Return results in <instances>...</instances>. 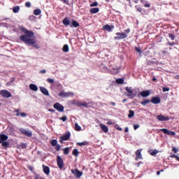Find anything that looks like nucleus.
I'll list each match as a JSON object with an SVG mask.
<instances>
[{
	"instance_id": "1",
	"label": "nucleus",
	"mask_w": 179,
	"mask_h": 179,
	"mask_svg": "<svg viewBox=\"0 0 179 179\" xmlns=\"http://www.w3.org/2000/svg\"><path fill=\"white\" fill-rule=\"evenodd\" d=\"M20 30L24 33V35L20 36V40L22 41V43H24V44H27V45L34 47L36 50H38L40 46L38 44H36L37 41L35 38H32V37L34 36V32L33 31H29L24 27H21Z\"/></svg>"
},
{
	"instance_id": "2",
	"label": "nucleus",
	"mask_w": 179,
	"mask_h": 179,
	"mask_svg": "<svg viewBox=\"0 0 179 179\" xmlns=\"http://www.w3.org/2000/svg\"><path fill=\"white\" fill-rule=\"evenodd\" d=\"M114 38L115 40H124V38H127L128 37V34L124 32H117L115 34Z\"/></svg>"
},
{
	"instance_id": "3",
	"label": "nucleus",
	"mask_w": 179,
	"mask_h": 179,
	"mask_svg": "<svg viewBox=\"0 0 179 179\" xmlns=\"http://www.w3.org/2000/svg\"><path fill=\"white\" fill-rule=\"evenodd\" d=\"M57 164L60 170H62V169H64L65 166L64 159H62V157H61L59 155L57 156Z\"/></svg>"
},
{
	"instance_id": "4",
	"label": "nucleus",
	"mask_w": 179,
	"mask_h": 179,
	"mask_svg": "<svg viewBox=\"0 0 179 179\" xmlns=\"http://www.w3.org/2000/svg\"><path fill=\"white\" fill-rule=\"evenodd\" d=\"M0 94L1 97H4L5 99H9V97H12V94L6 90H0Z\"/></svg>"
},
{
	"instance_id": "5",
	"label": "nucleus",
	"mask_w": 179,
	"mask_h": 179,
	"mask_svg": "<svg viewBox=\"0 0 179 179\" xmlns=\"http://www.w3.org/2000/svg\"><path fill=\"white\" fill-rule=\"evenodd\" d=\"M53 107L55 110L59 111V113H64V110H65V108L64 106H62L61 103L57 102L53 105Z\"/></svg>"
},
{
	"instance_id": "6",
	"label": "nucleus",
	"mask_w": 179,
	"mask_h": 179,
	"mask_svg": "<svg viewBox=\"0 0 179 179\" xmlns=\"http://www.w3.org/2000/svg\"><path fill=\"white\" fill-rule=\"evenodd\" d=\"M125 90L129 93L127 94V96L129 97V99H134L136 96V94L134 93L132 90L129 87H126Z\"/></svg>"
},
{
	"instance_id": "7",
	"label": "nucleus",
	"mask_w": 179,
	"mask_h": 179,
	"mask_svg": "<svg viewBox=\"0 0 179 179\" xmlns=\"http://www.w3.org/2000/svg\"><path fill=\"white\" fill-rule=\"evenodd\" d=\"M71 138V132L66 131L63 136H60V143H62L63 141H68Z\"/></svg>"
},
{
	"instance_id": "8",
	"label": "nucleus",
	"mask_w": 179,
	"mask_h": 179,
	"mask_svg": "<svg viewBox=\"0 0 179 179\" xmlns=\"http://www.w3.org/2000/svg\"><path fill=\"white\" fill-rule=\"evenodd\" d=\"M74 94H73V92H65L62 91L58 94V96L59 97H63V99H65V97H71V96H74Z\"/></svg>"
},
{
	"instance_id": "9",
	"label": "nucleus",
	"mask_w": 179,
	"mask_h": 179,
	"mask_svg": "<svg viewBox=\"0 0 179 179\" xmlns=\"http://www.w3.org/2000/svg\"><path fill=\"white\" fill-rule=\"evenodd\" d=\"M20 132H21L22 135H24L25 136H28V138H31V136H33V132L30 131H27L23 128L20 129Z\"/></svg>"
},
{
	"instance_id": "10",
	"label": "nucleus",
	"mask_w": 179,
	"mask_h": 179,
	"mask_svg": "<svg viewBox=\"0 0 179 179\" xmlns=\"http://www.w3.org/2000/svg\"><path fill=\"white\" fill-rule=\"evenodd\" d=\"M71 173L77 178H80L83 176V172L80 171L79 169H72Z\"/></svg>"
},
{
	"instance_id": "11",
	"label": "nucleus",
	"mask_w": 179,
	"mask_h": 179,
	"mask_svg": "<svg viewBox=\"0 0 179 179\" xmlns=\"http://www.w3.org/2000/svg\"><path fill=\"white\" fill-rule=\"evenodd\" d=\"M160 131H161V132H163L166 135H169V136H175V135H176V132H174L173 131H170L167 129H161Z\"/></svg>"
},
{
	"instance_id": "12",
	"label": "nucleus",
	"mask_w": 179,
	"mask_h": 179,
	"mask_svg": "<svg viewBox=\"0 0 179 179\" xmlns=\"http://www.w3.org/2000/svg\"><path fill=\"white\" fill-rule=\"evenodd\" d=\"M136 155V159L135 160H142L143 157H142V149L137 150L135 152Z\"/></svg>"
},
{
	"instance_id": "13",
	"label": "nucleus",
	"mask_w": 179,
	"mask_h": 179,
	"mask_svg": "<svg viewBox=\"0 0 179 179\" xmlns=\"http://www.w3.org/2000/svg\"><path fill=\"white\" fill-rule=\"evenodd\" d=\"M157 119L158 121H169L170 117L169 116H164L163 115H157Z\"/></svg>"
},
{
	"instance_id": "14",
	"label": "nucleus",
	"mask_w": 179,
	"mask_h": 179,
	"mask_svg": "<svg viewBox=\"0 0 179 179\" xmlns=\"http://www.w3.org/2000/svg\"><path fill=\"white\" fill-rule=\"evenodd\" d=\"M161 101L162 99L159 96H154L151 99V103H152V104H159Z\"/></svg>"
},
{
	"instance_id": "15",
	"label": "nucleus",
	"mask_w": 179,
	"mask_h": 179,
	"mask_svg": "<svg viewBox=\"0 0 179 179\" xmlns=\"http://www.w3.org/2000/svg\"><path fill=\"white\" fill-rule=\"evenodd\" d=\"M139 94L140 96H141V97H149V96H150V91L149 90L143 91V92H141Z\"/></svg>"
},
{
	"instance_id": "16",
	"label": "nucleus",
	"mask_w": 179,
	"mask_h": 179,
	"mask_svg": "<svg viewBox=\"0 0 179 179\" xmlns=\"http://www.w3.org/2000/svg\"><path fill=\"white\" fill-rule=\"evenodd\" d=\"M8 135L3 134H0V144L2 143V142H5L8 141Z\"/></svg>"
},
{
	"instance_id": "17",
	"label": "nucleus",
	"mask_w": 179,
	"mask_h": 179,
	"mask_svg": "<svg viewBox=\"0 0 179 179\" xmlns=\"http://www.w3.org/2000/svg\"><path fill=\"white\" fill-rule=\"evenodd\" d=\"M40 90L43 94L45 96H50V92H48V90L44 87H40Z\"/></svg>"
},
{
	"instance_id": "18",
	"label": "nucleus",
	"mask_w": 179,
	"mask_h": 179,
	"mask_svg": "<svg viewBox=\"0 0 179 179\" xmlns=\"http://www.w3.org/2000/svg\"><path fill=\"white\" fill-rule=\"evenodd\" d=\"M42 167H43V173L46 174V176H50V167L45 165H43Z\"/></svg>"
},
{
	"instance_id": "19",
	"label": "nucleus",
	"mask_w": 179,
	"mask_h": 179,
	"mask_svg": "<svg viewBox=\"0 0 179 179\" xmlns=\"http://www.w3.org/2000/svg\"><path fill=\"white\" fill-rule=\"evenodd\" d=\"M62 23L64 24V26H71V21L68 17L64 18Z\"/></svg>"
},
{
	"instance_id": "20",
	"label": "nucleus",
	"mask_w": 179,
	"mask_h": 179,
	"mask_svg": "<svg viewBox=\"0 0 179 179\" xmlns=\"http://www.w3.org/2000/svg\"><path fill=\"white\" fill-rule=\"evenodd\" d=\"M79 26H80L79 24V22H78L76 20H73V21L71 22V23L70 24V27H79Z\"/></svg>"
},
{
	"instance_id": "21",
	"label": "nucleus",
	"mask_w": 179,
	"mask_h": 179,
	"mask_svg": "<svg viewBox=\"0 0 179 179\" xmlns=\"http://www.w3.org/2000/svg\"><path fill=\"white\" fill-rule=\"evenodd\" d=\"M103 29H105V30H107V31H112L113 29H114V25L106 24L103 27Z\"/></svg>"
},
{
	"instance_id": "22",
	"label": "nucleus",
	"mask_w": 179,
	"mask_h": 179,
	"mask_svg": "<svg viewBox=\"0 0 179 179\" xmlns=\"http://www.w3.org/2000/svg\"><path fill=\"white\" fill-rule=\"evenodd\" d=\"M100 127H101V129H102V131L105 133H107L108 132V127H107V126H106L105 124H100Z\"/></svg>"
},
{
	"instance_id": "23",
	"label": "nucleus",
	"mask_w": 179,
	"mask_h": 179,
	"mask_svg": "<svg viewBox=\"0 0 179 179\" xmlns=\"http://www.w3.org/2000/svg\"><path fill=\"white\" fill-rule=\"evenodd\" d=\"M29 89H31V90H33L34 92H37V90H38V87L34 84H30Z\"/></svg>"
},
{
	"instance_id": "24",
	"label": "nucleus",
	"mask_w": 179,
	"mask_h": 179,
	"mask_svg": "<svg viewBox=\"0 0 179 179\" xmlns=\"http://www.w3.org/2000/svg\"><path fill=\"white\" fill-rule=\"evenodd\" d=\"M99 10H100V8H92L90 10V13L94 14V13H99Z\"/></svg>"
},
{
	"instance_id": "25",
	"label": "nucleus",
	"mask_w": 179,
	"mask_h": 179,
	"mask_svg": "<svg viewBox=\"0 0 179 179\" xmlns=\"http://www.w3.org/2000/svg\"><path fill=\"white\" fill-rule=\"evenodd\" d=\"M19 10H20V6H15L13 8V13H19Z\"/></svg>"
},
{
	"instance_id": "26",
	"label": "nucleus",
	"mask_w": 179,
	"mask_h": 179,
	"mask_svg": "<svg viewBox=\"0 0 179 179\" xmlns=\"http://www.w3.org/2000/svg\"><path fill=\"white\" fill-rule=\"evenodd\" d=\"M63 52H69V46L67 44L64 45L62 48Z\"/></svg>"
},
{
	"instance_id": "27",
	"label": "nucleus",
	"mask_w": 179,
	"mask_h": 179,
	"mask_svg": "<svg viewBox=\"0 0 179 179\" xmlns=\"http://www.w3.org/2000/svg\"><path fill=\"white\" fill-rule=\"evenodd\" d=\"M150 101H151L150 99H144L141 102V104H142V106H146V104H149Z\"/></svg>"
},
{
	"instance_id": "28",
	"label": "nucleus",
	"mask_w": 179,
	"mask_h": 179,
	"mask_svg": "<svg viewBox=\"0 0 179 179\" xmlns=\"http://www.w3.org/2000/svg\"><path fill=\"white\" fill-rule=\"evenodd\" d=\"M34 14L35 16H39V15H41V10L36 8L34 10Z\"/></svg>"
},
{
	"instance_id": "29",
	"label": "nucleus",
	"mask_w": 179,
	"mask_h": 179,
	"mask_svg": "<svg viewBox=\"0 0 179 179\" xmlns=\"http://www.w3.org/2000/svg\"><path fill=\"white\" fill-rule=\"evenodd\" d=\"M134 115H135V112H134V110H129L128 118H132V117H134Z\"/></svg>"
},
{
	"instance_id": "30",
	"label": "nucleus",
	"mask_w": 179,
	"mask_h": 179,
	"mask_svg": "<svg viewBox=\"0 0 179 179\" xmlns=\"http://www.w3.org/2000/svg\"><path fill=\"white\" fill-rule=\"evenodd\" d=\"M72 155L76 157H78L79 156V151H78V149H74L73 150Z\"/></svg>"
},
{
	"instance_id": "31",
	"label": "nucleus",
	"mask_w": 179,
	"mask_h": 179,
	"mask_svg": "<svg viewBox=\"0 0 179 179\" xmlns=\"http://www.w3.org/2000/svg\"><path fill=\"white\" fill-rule=\"evenodd\" d=\"M116 83H117V85H122L124 83V78L116 79Z\"/></svg>"
},
{
	"instance_id": "32",
	"label": "nucleus",
	"mask_w": 179,
	"mask_h": 179,
	"mask_svg": "<svg viewBox=\"0 0 179 179\" xmlns=\"http://www.w3.org/2000/svg\"><path fill=\"white\" fill-rule=\"evenodd\" d=\"M1 144L3 148H8V146H9V142L8 141H2Z\"/></svg>"
},
{
	"instance_id": "33",
	"label": "nucleus",
	"mask_w": 179,
	"mask_h": 179,
	"mask_svg": "<svg viewBox=\"0 0 179 179\" xmlns=\"http://www.w3.org/2000/svg\"><path fill=\"white\" fill-rule=\"evenodd\" d=\"M52 146H57V145H58V141L54 139V140H52L51 142H50Z\"/></svg>"
},
{
	"instance_id": "34",
	"label": "nucleus",
	"mask_w": 179,
	"mask_h": 179,
	"mask_svg": "<svg viewBox=\"0 0 179 179\" xmlns=\"http://www.w3.org/2000/svg\"><path fill=\"white\" fill-rule=\"evenodd\" d=\"M80 103L81 102L74 100L73 101V104H74V106H77V107H80Z\"/></svg>"
},
{
	"instance_id": "35",
	"label": "nucleus",
	"mask_w": 179,
	"mask_h": 179,
	"mask_svg": "<svg viewBox=\"0 0 179 179\" xmlns=\"http://www.w3.org/2000/svg\"><path fill=\"white\" fill-rule=\"evenodd\" d=\"M159 153V150H153L152 152H150L151 156H156Z\"/></svg>"
},
{
	"instance_id": "36",
	"label": "nucleus",
	"mask_w": 179,
	"mask_h": 179,
	"mask_svg": "<svg viewBox=\"0 0 179 179\" xmlns=\"http://www.w3.org/2000/svg\"><path fill=\"white\" fill-rule=\"evenodd\" d=\"M75 129L76 131H80V129H82V127H80V126H79V124L78 123L75 124Z\"/></svg>"
},
{
	"instance_id": "37",
	"label": "nucleus",
	"mask_w": 179,
	"mask_h": 179,
	"mask_svg": "<svg viewBox=\"0 0 179 179\" xmlns=\"http://www.w3.org/2000/svg\"><path fill=\"white\" fill-rule=\"evenodd\" d=\"M64 155H69V148H66L63 150Z\"/></svg>"
},
{
	"instance_id": "38",
	"label": "nucleus",
	"mask_w": 179,
	"mask_h": 179,
	"mask_svg": "<svg viewBox=\"0 0 179 179\" xmlns=\"http://www.w3.org/2000/svg\"><path fill=\"white\" fill-rule=\"evenodd\" d=\"M78 146H86L87 145V142H82L77 143Z\"/></svg>"
},
{
	"instance_id": "39",
	"label": "nucleus",
	"mask_w": 179,
	"mask_h": 179,
	"mask_svg": "<svg viewBox=\"0 0 179 179\" xmlns=\"http://www.w3.org/2000/svg\"><path fill=\"white\" fill-rule=\"evenodd\" d=\"M135 8L136 9L137 12H139L140 13H142V8H140L139 6H136Z\"/></svg>"
},
{
	"instance_id": "40",
	"label": "nucleus",
	"mask_w": 179,
	"mask_h": 179,
	"mask_svg": "<svg viewBox=\"0 0 179 179\" xmlns=\"http://www.w3.org/2000/svg\"><path fill=\"white\" fill-rule=\"evenodd\" d=\"M91 8H93L94 6H99V3L97 1H94V3L90 4Z\"/></svg>"
},
{
	"instance_id": "41",
	"label": "nucleus",
	"mask_w": 179,
	"mask_h": 179,
	"mask_svg": "<svg viewBox=\"0 0 179 179\" xmlns=\"http://www.w3.org/2000/svg\"><path fill=\"white\" fill-rule=\"evenodd\" d=\"M169 37L171 39V40H175L176 39V35L173 34H169Z\"/></svg>"
},
{
	"instance_id": "42",
	"label": "nucleus",
	"mask_w": 179,
	"mask_h": 179,
	"mask_svg": "<svg viewBox=\"0 0 179 179\" xmlns=\"http://www.w3.org/2000/svg\"><path fill=\"white\" fill-rule=\"evenodd\" d=\"M80 107H85V108H87V107H89V106L87 105V103L84 102V103H80Z\"/></svg>"
},
{
	"instance_id": "43",
	"label": "nucleus",
	"mask_w": 179,
	"mask_h": 179,
	"mask_svg": "<svg viewBox=\"0 0 179 179\" xmlns=\"http://www.w3.org/2000/svg\"><path fill=\"white\" fill-rule=\"evenodd\" d=\"M47 82L48 83H50V85H53V83H54V79H52V78H48L47 79Z\"/></svg>"
},
{
	"instance_id": "44",
	"label": "nucleus",
	"mask_w": 179,
	"mask_h": 179,
	"mask_svg": "<svg viewBox=\"0 0 179 179\" xmlns=\"http://www.w3.org/2000/svg\"><path fill=\"white\" fill-rule=\"evenodd\" d=\"M25 6L26 8H31V3H30V1H27L25 3Z\"/></svg>"
},
{
	"instance_id": "45",
	"label": "nucleus",
	"mask_w": 179,
	"mask_h": 179,
	"mask_svg": "<svg viewBox=\"0 0 179 179\" xmlns=\"http://www.w3.org/2000/svg\"><path fill=\"white\" fill-rule=\"evenodd\" d=\"M162 91L164 92V93L166 92H170V88L164 87H162Z\"/></svg>"
},
{
	"instance_id": "46",
	"label": "nucleus",
	"mask_w": 179,
	"mask_h": 179,
	"mask_svg": "<svg viewBox=\"0 0 179 179\" xmlns=\"http://www.w3.org/2000/svg\"><path fill=\"white\" fill-rule=\"evenodd\" d=\"M55 149L57 150V152H59V150H61V145L57 144V145H55Z\"/></svg>"
},
{
	"instance_id": "47",
	"label": "nucleus",
	"mask_w": 179,
	"mask_h": 179,
	"mask_svg": "<svg viewBox=\"0 0 179 179\" xmlns=\"http://www.w3.org/2000/svg\"><path fill=\"white\" fill-rule=\"evenodd\" d=\"M135 50H136V52H138L139 54L142 53V50H141V48H138V47H136Z\"/></svg>"
},
{
	"instance_id": "48",
	"label": "nucleus",
	"mask_w": 179,
	"mask_h": 179,
	"mask_svg": "<svg viewBox=\"0 0 179 179\" xmlns=\"http://www.w3.org/2000/svg\"><path fill=\"white\" fill-rule=\"evenodd\" d=\"M134 3H139V1L141 2V3H143V2H145V1L143 0H133Z\"/></svg>"
},
{
	"instance_id": "49",
	"label": "nucleus",
	"mask_w": 179,
	"mask_h": 179,
	"mask_svg": "<svg viewBox=\"0 0 179 179\" xmlns=\"http://www.w3.org/2000/svg\"><path fill=\"white\" fill-rule=\"evenodd\" d=\"M60 120L62 121H63V122H65V121H66V120H68V118L66 117V116H63L60 118Z\"/></svg>"
},
{
	"instance_id": "50",
	"label": "nucleus",
	"mask_w": 179,
	"mask_h": 179,
	"mask_svg": "<svg viewBox=\"0 0 179 179\" xmlns=\"http://www.w3.org/2000/svg\"><path fill=\"white\" fill-rule=\"evenodd\" d=\"M61 2H63V3H66V5L69 4V0H60Z\"/></svg>"
},
{
	"instance_id": "51",
	"label": "nucleus",
	"mask_w": 179,
	"mask_h": 179,
	"mask_svg": "<svg viewBox=\"0 0 179 179\" xmlns=\"http://www.w3.org/2000/svg\"><path fill=\"white\" fill-rule=\"evenodd\" d=\"M20 115H21V117H27V113H20Z\"/></svg>"
},
{
	"instance_id": "52",
	"label": "nucleus",
	"mask_w": 179,
	"mask_h": 179,
	"mask_svg": "<svg viewBox=\"0 0 179 179\" xmlns=\"http://www.w3.org/2000/svg\"><path fill=\"white\" fill-rule=\"evenodd\" d=\"M124 33H125L126 34H128L131 33V29H130L129 28L125 29V30H124Z\"/></svg>"
},
{
	"instance_id": "53",
	"label": "nucleus",
	"mask_w": 179,
	"mask_h": 179,
	"mask_svg": "<svg viewBox=\"0 0 179 179\" xmlns=\"http://www.w3.org/2000/svg\"><path fill=\"white\" fill-rule=\"evenodd\" d=\"M139 124H134V129L135 130V131H136V129H138V128H139Z\"/></svg>"
},
{
	"instance_id": "54",
	"label": "nucleus",
	"mask_w": 179,
	"mask_h": 179,
	"mask_svg": "<svg viewBox=\"0 0 179 179\" xmlns=\"http://www.w3.org/2000/svg\"><path fill=\"white\" fill-rule=\"evenodd\" d=\"M143 5H144L145 8H150V4H149V3H143Z\"/></svg>"
},
{
	"instance_id": "55",
	"label": "nucleus",
	"mask_w": 179,
	"mask_h": 179,
	"mask_svg": "<svg viewBox=\"0 0 179 179\" xmlns=\"http://www.w3.org/2000/svg\"><path fill=\"white\" fill-rule=\"evenodd\" d=\"M15 113H16V116H17V117H19V115H20V113L19 109L15 110Z\"/></svg>"
},
{
	"instance_id": "56",
	"label": "nucleus",
	"mask_w": 179,
	"mask_h": 179,
	"mask_svg": "<svg viewBox=\"0 0 179 179\" xmlns=\"http://www.w3.org/2000/svg\"><path fill=\"white\" fill-rule=\"evenodd\" d=\"M172 150H173L175 153H177V152H178V150H177V148H176L175 147H173Z\"/></svg>"
},
{
	"instance_id": "57",
	"label": "nucleus",
	"mask_w": 179,
	"mask_h": 179,
	"mask_svg": "<svg viewBox=\"0 0 179 179\" xmlns=\"http://www.w3.org/2000/svg\"><path fill=\"white\" fill-rule=\"evenodd\" d=\"M168 45H176V43L175 42H172V43L171 42H169Z\"/></svg>"
},
{
	"instance_id": "58",
	"label": "nucleus",
	"mask_w": 179,
	"mask_h": 179,
	"mask_svg": "<svg viewBox=\"0 0 179 179\" xmlns=\"http://www.w3.org/2000/svg\"><path fill=\"white\" fill-rule=\"evenodd\" d=\"M47 73V70L45 69L40 71V73Z\"/></svg>"
},
{
	"instance_id": "59",
	"label": "nucleus",
	"mask_w": 179,
	"mask_h": 179,
	"mask_svg": "<svg viewBox=\"0 0 179 179\" xmlns=\"http://www.w3.org/2000/svg\"><path fill=\"white\" fill-rule=\"evenodd\" d=\"M48 111H50V113H55V110H54L52 108L48 109Z\"/></svg>"
},
{
	"instance_id": "60",
	"label": "nucleus",
	"mask_w": 179,
	"mask_h": 179,
	"mask_svg": "<svg viewBox=\"0 0 179 179\" xmlns=\"http://www.w3.org/2000/svg\"><path fill=\"white\" fill-rule=\"evenodd\" d=\"M129 129L128 127H126L124 129V132H129Z\"/></svg>"
},
{
	"instance_id": "61",
	"label": "nucleus",
	"mask_w": 179,
	"mask_h": 179,
	"mask_svg": "<svg viewBox=\"0 0 179 179\" xmlns=\"http://www.w3.org/2000/svg\"><path fill=\"white\" fill-rule=\"evenodd\" d=\"M116 129H117V131H122V128L120 127H116Z\"/></svg>"
},
{
	"instance_id": "62",
	"label": "nucleus",
	"mask_w": 179,
	"mask_h": 179,
	"mask_svg": "<svg viewBox=\"0 0 179 179\" xmlns=\"http://www.w3.org/2000/svg\"><path fill=\"white\" fill-rule=\"evenodd\" d=\"M22 148L23 149H26V148H27L26 144H22Z\"/></svg>"
},
{
	"instance_id": "63",
	"label": "nucleus",
	"mask_w": 179,
	"mask_h": 179,
	"mask_svg": "<svg viewBox=\"0 0 179 179\" xmlns=\"http://www.w3.org/2000/svg\"><path fill=\"white\" fill-rule=\"evenodd\" d=\"M110 106H115V102H110Z\"/></svg>"
},
{
	"instance_id": "64",
	"label": "nucleus",
	"mask_w": 179,
	"mask_h": 179,
	"mask_svg": "<svg viewBox=\"0 0 179 179\" xmlns=\"http://www.w3.org/2000/svg\"><path fill=\"white\" fill-rule=\"evenodd\" d=\"M175 79H179V75L175 76Z\"/></svg>"
}]
</instances>
